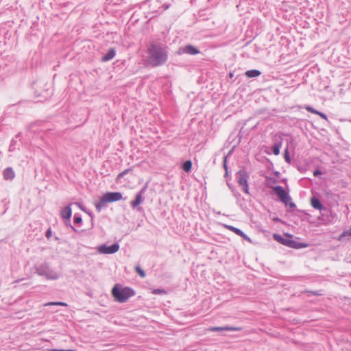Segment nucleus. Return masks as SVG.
Segmentation results:
<instances>
[{
    "instance_id": "obj_13",
    "label": "nucleus",
    "mask_w": 351,
    "mask_h": 351,
    "mask_svg": "<svg viewBox=\"0 0 351 351\" xmlns=\"http://www.w3.org/2000/svg\"><path fill=\"white\" fill-rule=\"evenodd\" d=\"M71 213H72V211H71V208L70 206H66L64 208H63L61 210V216L62 218L64 219H70L71 216Z\"/></svg>"
},
{
    "instance_id": "obj_24",
    "label": "nucleus",
    "mask_w": 351,
    "mask_h": 351,
    "mask_svg": "<svg viewBox=\"0 0 351 351\" xmlns=\"http://www.w3.org/2000/svg\"><path fill=\"white\" fill-rule=\"evenodd\" d=\"M152 293L154 294H166L167 293L165 290L160 289H154V290H153Z\"/></svg>"
},
{
    "instance_id": "obj_7",
    "label": "nucleus",
    "mask_w": 351,
    "mask_h": 351,
    "mask_svg": "<svg viewBox=\"0 0 351 351\" xmlns=\"http://www.w3.org/2000/svg\"><path fill=\"white\" fill-rule=\"evenodd\" d=\"M105 197V201L108 203L117 202L123 199V195L120 192H108L103 195Z\"/></svg>"
},
{
    "instance_id": "obj_6",
    "label": "nucleus",
    "mask_w": 351,
    "mask_h": 351,
    "mask_svg": "<svg viewBox=\"0 0 351 351\" xmlns=\"http://www.w3.org/2000/svg\"><path fill=\"white\" fill-rule=\"evenodd\" d=\"M119 250V245L117 243H114L110 246L103 245L98 247V251L101 254H114Z\"/></svg>"
},
{
    "instance_id": "obj_10",
    "label": "nucleus",
    "mask_w": 351,
    "mask_h": 351,
    "mask_svg": "<svg viewBox=\"0 0 351 351\" xmlns=\"http://www.w3.org/2000/svg\"><path fill=\"white\" fill-rule=\"evenodd\" d=\"M210 331L216 332V331H240L241 330V328L240 327H231V326H225V327H211L208 329Z\"/></svg>"
},
{
    "instance_id": "obj_20",
    "label": "nucleus",
    "mask_w": 351,
    "mask_h": 351,
    "mask_svg": "<svg viewBox=\"0 0 351 351\" xmlns=\"http://www.w3.org/2000/svg\"><path fill=\"white\" fill-rule=\"evenodd\" d=\"M132 171V169L129 168V169H125L124 171H123L122 172H121L120 173L118 174V176H117L116 178V181L117 182H119V180L121 179V178L125 176V174H127L128 173Z\"/></svg>"
},
{
    "instance_id": "obj_19",
    "label": "nucleus",
    "mask_w": 351,
    "mask_h": 351,
    "mask_svg": "<svg viewBox=\"0 0 351 351\" xmlns=\"http://www.w3.org/2000/svg\"><path fill=\"white\" fill-rule=\"evenodd\" d=\"M192 168V162L191 160H186L182 165V169L186 172H189Z\"/></svg>"
},
{
    "instance_id": "obj_12",
    "label": "nucleus",
    "mask_w": 351,
    "mask_h": 351,
    "mask_svg": "<svg viewBox=\"0 0 351 351\" xmlns=\"http://www.w3.org/2000/svg\"><path fill=\"white\" fill-rule=\"evenodd\" d=\"M115 55H116V51H115L114 49L111 48L110 49H109L108 53L102 57L101 60H102V62H108V61L112 60V58H114Z\"/></svg>"
},
{
    "instance_id": "obj_2",
    "label": "nucleus",
    "mask_w": 351,
    "mask_h": 351,
    "mask_svg": "<svg viewBox=\"0 0 351 351\" xmlns=\"http://www.w3.org/2000/svg\"><path fill=\"white\" fill-rule=\"evenodd\" d=\"M111 294L116 302L124 303L135 295V291L130 287L116 284L112 289Z\"/></svg>"
},
{
    "instance_id": "obj_29",
    "label": "nucleus",
    "mask_w": 351,
    "mask_h": 351,
    "mask_svg": "<svg viewBox=\"0 0 351 351\" xmlns=\"http://www.w3.org/2000/svg\"><path fill=\"white\" fill-rule=\"evenodd\" d=\"M313 174H314V176L319 175V174H321V171L319 170H316L314 171Z\"/></svg>"
},
{
    "instance_id": "obj_23",
    "label": "nucleus",
    "mask_w": 351,
    "mask_h": 351,
    "mask_svg": "<svg viewBox=\"0 0 351 351\" xmlns=\"http://www.w3.org/2000/svg\"><path fill=\"white\" fill-rule=\"evenodd\" d=\"M135 269L141 277L144 278L145 276V273L141 269L140 267H136Z\"/></svg>"
},
{
    "instance_id": "obj_17",
    "label": "nucleus",
    "mask_w": 351,
    "mask_h": 351,
    "mask_svg": "<svg viewBox=\"0 0 351 351\" xmlns=\"http://www.w3.org/2000/svg\"><path fill=\"white\" fill-rule=\"evenodd\" d=\"M106 203H108V202L105 201V197L103 195L101 197L100 200L95 204L97 210L98 212L101 211L102 207H104Z\"/></svg>"
},
{
    "instance_id": "obj_1",
    "label": "nucleus",
    "mask_w": 351,
    "mask_h": 351,
    "mask_svg": "<svg viewBox=\"0 0 351 351\" xmlns=\"http://www.w3.org/2000/svg\"><path fill=\"white\" fill-rule=\"evenodd\" d=\"M148 63L152 66H157L166 62L167 53L160 45L152 43L148 49Z\"/></svg>"
},
{
    "instance_id": "obj_16",
    "label": "nucleus",
    "mask_w": 351,
    "mask_h": 351,
    "mask_svg": "<svg viewBox=\"0 0 351 351\" xmlns=\"http://www.w3.org/2000/svg\"><path fill=\"white\" fill-rule=\"evenodd\" d=\"M184 51L186 53L191 55L197 54L199 53V51L195 47L191 45L186 46L184 48Z\"/></svg>"
},
{
    "instance_id": "obj_5",
    "label": "nucleus",
    "mask_w": 351,
    "mask_h": 351,
    "mask_svg": "<svg viewBox=\"0 0 351 351\" xmlns=\"http://www.w3.org/2000/svg\"><path fill=\"white\" fill-rule=\"evenodd\" d=\"M273 190L277 194L280 201L284 202L285 204H287L290 200V197L288 193L284 190V189L280 186H277L273 188Z\"/></svg>"
},
{
    "instance_id": "obj_22",
    "label": "nucleus",
    "mask_w": 351,
    "mask_h": 351,
    "mask_svg": "<svg viewBox=\"0 0 351 351\" xmlns=\"http://www.w3.org/2000/svg\"><path fill=\"white\" fill-rule=\"evenodd\" d=\"M280 144H277V145H275L273 147V153L275 155H278L279 153H280Z\"/></svg>"
},
{
    "instance_id": "obj_3",
    "label": "nucleus",
    "mask_w": 351,
    "mask_h": 351,
    "mask_svg": "<svg viewBox=\"0 0 351 351\" xmlns=\"http://www.w3.org/2000/svg\"><path fill=\"white\" fill-rule=\"evenodd\" d=\"M273 238L280 244L294 249L304 248L308 246V244L293 240V235L288 233H285L283 236L274 234Z\"/></svg>"
},
{
    "instance_id": "obj_27",
    "label": "nucleus",
    "mask_w": 351,
    "mask_h": 351,
    "mask_svg": "<svg viewBox=\"0 0 351 351\" xmlns=\"http://www.w3.org/2000/svg\"><path fill=\"white\" fill-rule=\"evenodd\" d=\"M285 160H286L288 162H290V158H289V156L288 151H287V150H286V151H285Z\"/></svg>"
},
{
    "instance_id": "obj_25",
    "label": "nucleus",
    "mask_w": 351,
    "mask_h": 351,
    "mask_svg": "<svg viewBox=\"0 0 351 351\" xmlns=\"http://www.w3.org/2000/svg\"><path fill=\"white\" fill-rule=\"evenodd\" d=\"M347 236H351V228L349 230L344 231L341 234V237H347Z\"/></svg>"
},
{
    "instance_id": "obj_4",
    "label": "nucleus",
    "mask_w": 351,
    "mask_h": 351,
    "mask_svg": "<svg viewBox=\"0 0 351 351\" xmlns=\"http://www.w3.org/2000/svg\"><path fill=\"white\" fill-rule=\"evenodd\" d=\"M248 178L249 176L245 171H240L237 174L239 184L247 194H249Z\"/></svg>"
},
{
    "instance_id": "obj_15",
    "label": "nucleus",
    "mask_w": 351,
    "mask_h": 351,
    "mask_svg": "<svg viewBox=\"0 0 351 351\" xmlns=\"http://www.w3.org/2000/svg\"><path fill=\"white\" fill-rule=\"evenodd\" d=\"M311 204L315 209L321 210L322 208V205L317 198H311Z\"/></svg>"
},
{
    "instance_id": "obj_21",
    "label": "nucleus",
    "mask_w": 351,
    "mask_h": 351,
    "mask_svg": "<svg viewBox=\"0 0 351 351\" xmlns=\"http://www.w3.org/2000/svg\"><path fill=\"white\" fill-rule=\"evenodd\" d=\"M52 305H56V306H66L67 304L64 302H49V303H47L45 304V306H52Z\"/></svg>"
},
{
    "instance_id": "obj_14",
    "label": "nucleus",
    "mask_w": 351,
    "mask_h": 351,
    "mask_svg": "<svg viewBox=\"0 0 351 351\" xmlns=\"http://www.w3.org/2000/svg\"><path fill=\"white\" fill-rule=\"evenodd\" d=\"M305 109L308 111V112H310L311 113H313V114H317L319 115L321 118H322L324 120H327V117L325 114L321 112H319L317 111V110L313 108L312 107L309 106H307L305 107Z\"/></svg>"
},
{
    "instance_id": "obj_8",
    "label": "nucleus",
    "mask_w": 351,
    "mask_h": 351,
    "mask_svg": "<svg viewBox=\"0 0 351 351\" xmlns=\"http://www.w3.org/2000/svg\"><path fill=\"white\" fill-rule=\"evenodd\" d=\"M146 186L143 187L135 196L134 200L130 202V205L133 208H137L144 199L143 194L145 192Z\"/></svg>"
},
{
    "instance_id": "obj_26",
    "label": "nucleus",
    "mask_w": 351,
    "mask_h": 351,
    "mask_svg": "<svg viewBox=\"0 0 351 351\" xmlns=\"http://www.w3.org/2000/svg\"><path fill=\"white\" fill-rule=\"evenodd\" d=\"M52 235L51 230L49 228L46 232V237L47 239H50Z\"/></svg>"
},
{
    "instance_id": "obj_28",
    "label": "nucleus",
    "mask_w": 351,
    "mask_h": 351,
    "mask_svg": "<svg viewBox=\"0 0 351 351\" xmlns=\"http://www.w3.org/2000/svg\"><path fill=\"white\" fill-rule=\"evenodd\" d=\"M74 222H75V223H81V222H82V218H81V217H75V218H74Z\"/></svg>"
},
{
    "instance_id": "obj_9",
    "label": "nucleus",
    "mask_w": 351,
    "mask_h": 351,
    "mask_svg": "<svg viewBox=\"0 0 351 351\" xmlns=\"http://www.w3.org/2000/svg\"><path fill=\"white\" fill-rule=\"evenodd\" d=\"M224 227L233 232L234 233H235L236 234L241 237L242 238H243L245 240H246L247 241H248L249 243H252V240L250 237H248L243 231H241L240 229L239 228H237L232 226H230V225H225Z\"/></svg>"
},
{
    "instance_id": "obj_18",
    "label": "nucleus",
    "mask_w": 351,
    "mask_h": 351,
    "mask_svg": "<svg viewBox=\"0 0 351 351\" xmlns=\"http://www.w3.org/2000/svg\"><path fill=\"white\" fill-rule=\"evenodd\" d=\"M261 75V72L258 70H249L245 72V75L248 77H256Z\"/></svg>"
},
{
    "instance_id": "obj_11",
    "label": "nucleus",
    "mask_w": 351,
    "mask_h": 351,
    "mask_svg": "<svg viewBox=\"0 0 351 351\" xmlns=\"http://www.w3.org/2000/svg\"><path fill=\"white\" fill-rule=\"evenodd\" d=\"M3 174L5 180H12L15 176V173L11 167L6 168Z\"/></svg>"
}]
</instances>
